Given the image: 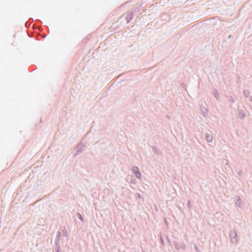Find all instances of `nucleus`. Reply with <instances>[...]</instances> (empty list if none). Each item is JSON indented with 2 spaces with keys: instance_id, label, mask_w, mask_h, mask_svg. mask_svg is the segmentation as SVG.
I'll list each match as a JSON object with an SVG mask.
<instances>
[{
  "instance_id": "7ed1b4c3",
  "label": "nucleus",
  "mask_w": 252,
  "mask_h": 252,
  "mask_svg": "<svg viewBox=\"0 0 252 252\" xmlns=\"http://www.w3.org/2000/svg\"><path fill=\"white\" fill-rule=\"evenodd\" d=\"M78 217L80 220H82V217L80 214H78Z\"/></svg>"
},
{
  "instance_id": "f257e3e1",
  "label": "nucleus",
  "mask_w": 252,
  "mask_h": 252,
  "mask_svg": "<svg viewBox=\"0 0 252 252\" xmlns=\"http://www.w3.org/2000/svg\"><path fill=\"white\" fill-rule=\"evenodd\" d=\"M135 175L137 178H140L141 174L139 172H135Z\"/></svg>"
},
{
  "instance_id": "f03ea898",
  "label": "nucleus",
  "mask_w": 252,
  "mask_h": 252,
  "mask_svg": "<svg viewBox=\"0 0 252 252\" xmlns=\"http://www.w3.org/2000/svg\"><path fill=\"white\" fill-rule=\"evenodd\" d=\"M212 136H208L207 137V140H208V141H211L212 140Z\"/></svg>"
}]
</instances>
